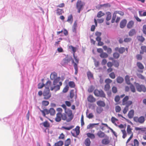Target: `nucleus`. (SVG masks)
Listing matches in <instances>:
<instances>
[{
	"instance_id": "nucleus-1",
	"label": "nucleus",
	"mask_w": 146,
	"mask_h": 146,
	"mask_svg": "<svg viewBox=\"0 0 146 146\" xmlns=\"http://www.w3.org/2000/svg\"><path fill=\"white\" fill-rule=\"evenodd\" d=\"M129 97L128 96H126L122 100V104L123 105H126L123 111V113L125 114L129 109V107L132 104V102L131 101H128Z\"/></svg>"
},
{
	"instance_id": "nucleus-2",
	"label": "nucleus",
	"mask_w": 146,
	"mask_h": 146,
	"mask_svg": "<svg viewBox=\"0 0 146 146\" xmlns=\"http://www.w3.org/2000/svg\"><path fill=\"white\" fill-rule=\"evenodd\" d=\"M74 115L71 110L66 112V114H63L62 120H66L67 122L70 121L73 119Z\"/></svg>"
},
{
	"instance_id": "nucleus-3",
	"label": "nucleus",
	"mask_w": 146,
	"mask_h": 146,
	"mask_svg": "<svg viewBox=\"0 0 146 146\" xmlns=\"http://www.w3.org/2000/svg\"><path fill=\"white\" fill-rule=\"evenodd\" d=\"M112 81L109 78H107L105 80V82L106 84L104 86V90L106 92L109 91L110 89V84L111 83Z\"/></svg>"
},
{
	"instance_id": "nucleus-4",
	"label": "nucleus",
	"mask_w": 146,
	"mask_h": 146,
	"mask_svg": "<svg viewBox=\"0 0 146 146\" xmlns=\"http://www.w3.org/2000/svg\"><path fill=\"white\" fill-rule=\"evenodd\" d=\"M44 99L45 100H48L51 96V94L50 92L49 89H45L43 92Z\"/></svg>"
},
{
	"instance_id": "nucleus-5",
	"label": "nucleus",
	"mask_w": 146,
	"mask_h": 146,
	"mask_svg": "<svg viewBox=\"0 0 146 146\" xmlns=\"http://www.w3.org/2000/svg\"><path fill=\"white\" fill-rule=\"evenodd\" d=\"M94 95L97 97H100L102 98H106V95L102 90H99L98 89H95L94 92Z\"/></svg>"
},
{
	"instance_id": "nucleus-6",
	"label": "nucleus",
	"mask_w": 146,
	"mask_h": 146,
	"mask_svg": "<svg viewBox=\"0 0 146 146\" xmlns=\"http://www.w3.org/2000/svg\"><path fill=\"white\" fill-rule=\"evenodd\" d=\"M85 4L80 0H78L76 4V7L78 10V12L80 13V11L83 9Z\"/></svg>"
},
{
	"instance_id": "nucleus-7",
	"label": "nucleus",
	"mask_w": 146,
	"mask_h": 146,
	"mask_svg": "<svg viewBox=\"0 0 146 146\" xmlns=\"http://www.w3.org/2000/svg\"><path fill=\"white\" fill-rule=\"evenodd\" d=\"M62 82H59V85H56L54 86H51L50 87V90L51 91L54 90L55 92L58 91L60 89V86L62 85Z\"/></svg>"
},
{
	"instance_id": "nucleus-8",
	"label": "nucleus",
	"mask_w": 146,
	"mask_h": 146,
	"mask_svg": "<svg viewBox=\"0 0 146 146\" xmlns=\"http://www.w3.org/2000/svg\"><path fill=\"white\" fill-rule=\"evenodd\" d=\"M80 127L79 126H77L73 130L76 133H75L71 132L72 135L73 136L76 137L79 135L80 132Z\"/></svg>"
},
{
	"instance_id": "nucleus-9",
	"label": "nucleus",
	"mask_w": 146,
	"mask_h": 146,
	"mask_svg": "<svg viewBox=\"0 0 146 146\" xmlns=\"http://www.w3.org/2000/svg\"><path fill=\"white\" fill-rule=\"evenodd\" d=\"M137 91L139 92H145L146 91V88L143 85H139L137 83Z\"/></svg>"
},
{
	"instance_id": "nucleus-10",
	"label": "nucleus",
	"mask_w": 146,
	"mask_h": 146,
	"mask_svg": "<svg viewBox=\"0 0 146 146\" xmlns=\"http://www.w3.org/2000/svg\"><path fill=\"white\" fill-rule=\"evenodd\" d=\"M63 115L60 113H58L56 114V116L55 118L56 121L59 122L61 120V118L62 119Z\"/></svg>"
},
{
	"instance_id": "nucleus-11",
	"label": "nucleus",
	"mask_w": 146,
	"mask_h": 146,
	"mask_svg": "<svg viewBox=\"0 0 146 146\" xmlns=\"http://www.w3.org/2000/svg\"><path fill=\"white\" fill-rule=\"evenodd\" d=\"M87 100L89 102L92 103L96 101V99L93 95H90L88 96Z\"/></svg>"
},
{
	"instance_id": "nucleus-12",
	"label": "nucleus",
	"mask_w": 146,
	"mask_h": 146,
	"mask_svg": "<svg viewBox=\"0 0 146 146\" xmlns=\"http://www.w3.org/2000/svg\"><path fill=\"white\" fill-rule=\"evenodd\" d=\"M75 96L76 98H77V94L76 91L74 92V90H71L70 93V98H72L74 96Z\"/></svg>"
},
{
	"instance_id": "nucleus-13",
	"label": "nucleus",
	"mask_w": 146,
	"mask_h": 146,
	"mask_svg": "<svg viewBox=\"0 0 146 146\" xmlns=\"http://www.w3.org/2000/svg\"><path fill=\"white\" fill-rule=\"evenodd\" d=\"M125 48L123 47H121L120 48L116 47L115 49V51H118L119 52L120 54H122L125 52Z\"/></svg>"
},
{
	"instance_id": "nucleus-14",
	"label": "nucleus",
	"mask_w": 146,
	"mask_h": 146,
	"mask_svg": "<svg viewBox=\"0 0 146 146\" xmlns=\"http://www.w3.org/2000/svg\"><path fill=\"white\" fill-rule=\"evenodd\" d=\"M127 23V21L125 19L122 20L120 24V26L121 28H123L125 26Z\"/></svg>"
},
{
	"instance_id": "nucleus-15",
	"label": "nucleus",
	"mask_w": 146,
	"mask_h": 146,
	"mask_svg": "<svg viewBox=\"0 0 146 146\" xmlns=\"http://www.w3.org/2000/svg\"><path fill=\"white\" fill-rule=\"evenodd\" d=\"M91 143V142L89 138L86 139L84 142V143L86 146H90Z\"/></svg>"
},
{
	"instance_id": "nucleus-16",
	"label": "nucleus",
	"mask_w": 146,
	"mask_h": 146,
	"mask_svg": "<svg viewBox=\"0 0 146 146\" xmlns=\"http://www.w3.org/2000/svg\"><path fill=\"white\" fill-rule=\"evenodd\" d=\"M137 67L140 70H138V71L141 73L143 72V70L144 68V67L143 65L141 63L137 62Z\"/></svg>"
},
{
	"instance_id": "nucleus-17",
	"label": "nucleus",
	"mask_w": 146,
	"mask_h": 146,
	"mask_svg": "<svg viewBox=\"0 0 146 146\" xmlns=\"http://www.w3.org/2000/svg\"><path fill=\"white\" fill-rule=\"evenodd\" d=\"M40 111L42 113L44 117H46V114H48L49 113V110L46 109H44L43 110H40Z\"/></svg>"
},
{
	"instance_id": "nucleus-18",
	"label": "nucleus",
	"mask_w": 146,
	"mask_h": 146,
	"mask_svg": "<svg viewBox=\"0 0 146 146\" xmlns=\"http://www.w3.org/2000/svg\"><path fill=\"white\" fill-rule=\"evenodd\" d=\"M132 129L131 128V126L128 125L127 126V133L128 134H133V133L132 131Z\"/></svg>"
},
{
	"instance_id": "nucleus-19",
	"label": "nucleus",
	"mask_w": 146,
	"mask_h": 146,
	"mask_svg": "<svg viewBox=\"0 0 146 146\" xmlns=\"http://www.w3.org/2000/svg\"><path fill=\"white\" fill-rule=\"evenodd\" d=\"M95 35L97 36L96 38V40H100L101 38L100 36L101 35V33L100 32H96L95 33Z\"/></svg>"
},
{
	"instance_id": "nucleus-20",
	"label": "nucleus",
	"mask_w": 146,
	"mask_h": 146,
	"mask_svg": "<svg viewBox=\"0 0 146 146\" xmlns=\"http://www.w3.org/2000/svg\"><path fill=\"white\" fill-rule=\"evenodd\" d=\"M97 104L99 106L104 107L105 106L104 102L101 100H99L97 102Z\"/></svg>"
},
{
	"instance_id": "nucleus-21",
	"label": "nucleus",
	"mask_w": 146,
	"mask_h": 146,
	"mask_svg": "<svg viewBox=\"0 0 146 146\" xmlns=\"http://www.w3.org/2000/svg\"><path fill=\"white\" fill-rule=\"evenodd\" d=\"M134 24V22L133 21H129L127 25V27L128 28L131 29L132 28Z\"/></svg>"
},
{
	"instance_id": "nucleus-22",
	"label": "nucleus",
	"mask_w": 146,
	"mask_h": 146,
	"mask_svg": "<svg viewBox=\"0 0 146 146\" xmlns=\"http://www.w3.org/2000/svg\"><path fill=\"white\" fill-rule=\"evenodd\" d=\"M51 82L50 80L47 81L46 83L44 84V86L45 88V89H49V88L51 86Z\"/></svg>"
},
{
	"instance_id": "nucleus-23",
	"label": "nucleus",
	"mask_w": 146,
	"mask_h": 146,
	"mask_svg": "<svg viewBox=\"0 0 146 146\" xmlns=\"http://www.w3.org/2000/svg\"><path fill=\"white\" fill-rule=\"evenodd\" d=\"M57 76V74L55 72L52 73L50 76V78L51 80H53L56 79Z\"/></svg>"
},
{
	"instance_id": "nucleus-24",
	"label": "nucleus",
	"mask_w": 146,
	"mask_h": 146,
	"mask_svg": "<svg viewBox=\"0 0 146 146\" xmlns=\"http://www.w3.org/2000/svg\"><path fill=\"white\" fill-rule=\"evenodd\" d=\"M134 114V111L133 110H131L128 113V115L129 118H132L133 117Z\"/></svg>"
},
{
	"instance_id": "nucleus-25",
	"label": "nucleus",
	"mask_w": 146,
	"mask_h": 146,
	"mask_svg": "<svg viewBox=\"0 0 146 146\" xmlns=\"http://www.w3.org/2000/svg\"><path fill=\"white\" fill-rule=\"evenodd\" d=\"M110 142L109 138L103 139L102 141V143L104 145H107L109 144Z\"/></svg>"
},
{
	"instance_id": "nucleus-26",
	"label": "nucleus",
	"mask_w": 146,
	"mask_h": 146,
	"mask_svg": "<svg viewBox=\"0 0 146 146\" xmlns=\"http://www.w3.org/2000/svg\"><path fill=\"white\" fill-rule=\"evenodd\" d=\"M71 144V139L70 138H68L66 140L64 143V146H69Z\"/></svg>"
},
{
	"instance_id": "nucleus-27",
	"label": "nucleus",
	"mask_w": 146,
	"mask_h": 146,
	"mask_svg": "<svg viewBox=\"0 0 146 146\" xmlns=\"http://www.w3.org/2000/svg\"><path fill=\"white\" fill-rule=\"evenodd\" d=\"M40 125H43V126L46 127H49L50 126L49 123L47 121L41 123Z\"/></svg>"
},
{
	"instance_id": "nucleus-28",
	"label": "nucleus",
	"mask_w": 146,
	"mask_h": 146,
	"mask_svg": "<svg viewBox=\"0 0 146 146\" xmlns=\"http://www.w3.org/2000/svg\"><path fill=\"white\" fill-rule=\"evenodd\" d=\"M87 74L89 79L93 78V75L91 72L90 71L88 72L87 73Z\"/></svg>"
},
{
	"instance_id": "nucleus-29",
	"label": "nucleus",
	"mask_w": 146,
	"mask_h": 146,
	"mask_svg": "<svg viewBox=\"0 0 146 146\" xmlns=\"http://www.w3.org/2000/svg\"><path fill=\"white\" fill-rule=\"evenodd\" d=\"M87 136L91 139H93L95 138V136L93 134L90 133H87L86 134Z\"/></svg>"
},
{
	"instance_id": "nucleus-30",
	"label": "nucleus",
	"mask_w": 146,
	"mask_h": 146,
	"mask_svg": "<svg viewBox=\"0 0 146 146\" xmlns=\"http://www.w3.org/2000/svg\"><path fill=\"white\" fill-rule=\"evenodd\" d=\"M49 113L51 115H54L55 114V110L52 108H51L49 110Z\"/></svg>"
},
{
	"instance_id": "nucleus-31",
	"label": "nucleus",
	"mask_w": 146,
	"mask_h": 146,
	"mask_svg": "<svg viewBox=\"0 0 146 146\" xmlns=\"http://www.w3.org/2000/svg\"><path fill=\"white\" fill-rule=\"evenodd\" d=\"M103 109L100 107H98L96 109V111L97 113L100 114L103 111Z\"/></svg>"
},
{
	"instance_id": "nucleus-32",
	"label": "nucleus",
	"mask_w": 146,
	"mask_h": 146,
	"mask_svg": "<svg viewBox=\"0 0 146 146\" xmlns=\"http://www.w3.org/2000/svg\"><path fill=\"white\" fill-rule=\"evenodd\" d=\"M88 110H87L86 111V113L87 116V117H88L89 119H91L93 118L94 117V115L92 113H90L88 115Z\"/></svg>"
},
{
	"instance_id": "nucleus-33",
	"label": "nucleus",
	"mask_w": 146,
	"mask_h": 146,
	"mask_svg": "<svg viewBox=\"0 0 146 146\" xmlns=\"http://www.w3.org/2000/svg\"><path fill=\"white\" fill-rule=\"evenodd\" d=\"M97 135L99 137L102 138L104 137L105 134L104 132L100 131L97 133Z\"/></svg>"
},
{
	"instance_id": "nucleus-34",
	"label": "nucleus",
	"mask_w": 146,
	"mask_h": 146,
	"mask_svg": "<svg viewBox=\"0 0 146 146\" xmlns=\"http://www.w3.org/2000/svg\"><path fill=\"white\" fill-rule=\"evenodd\" d=\"M100 56L102 58H106L108 56V55L106 53L103 52L100 54Z\"/></svg>"
},
{
	"instance_id": "nucleus-35",
	"label": "nucleus",
	"mask_w": 146,
	"mask_h": 146,
	"mask_svg": "<svg viewBox=\"0 0 146 146\" xmlns=\"http://www.w3.org/2000/svg\"><path fill=\"white\" fill-rule=\"evenodd\" d=\"M123 79L120 76L118 77L117 78V82L118 83H122L123 82Z\"/></svg>"
},
{
	"instance_id": "nucleus-36",
	"label": "nucleus",
	"mask_w": 146,
	"mask_h": 146,
	"mask_svg": "<svg viewBox=\"0 0 146 146\" xmlns=\"http://www.w3.org/2000/svg\"><path fill=\"white\" fill-rule=\"evenodd\" d=\"M141 50L140 52L141 54H143L144 52H146V46H142L141 47Z\"/></svg>"
},
{
	"instance_id": "nucleus-37",
	"label": "nucleus",
	"mask_w": 146,
	"mask_h": 146,
	"mask_svg": "<svg viewBox=\"0 0 146 146\" xmlns=\"http://www.w3.org/2000/svg\"><path fill=\"white\" fill-rule=\"evenodd\" d=\"M136 33V31L134 29H132L129 32V35L130 36H132L135 34Z\"/></svg>"
},
{
	"instance_id": "nucleus-38",
	"label": "nucleus",
	"mask_w": 146,
	"mask_h": 146,
	"mask_svg": "<svg viewBox=\"0 0 146 146\" xmlns=\"http://www.w3.org/2000/svg\"><path fill=\"white\" fill-rule=\"evenodd\" d=\"M145 118L143 116H141L137 119L138 122L141 123H143L145 121Z\"/></svg>"
},
{
	"instance_id": "nucleus-39",
	"label": "nucleus",
	"mask_w": 146,
	"mask_h": 146,
	"mask_svg": "<svg viewBox=\"0 0 146 146\" xmlns=\"http://www.w3.org/2000/svg\"><path fill=\"white\" fill-rule=\"evenodd\" d=\"M56 11L57 14L58 15H61L63 13V10L60 9H57Z\"/></svg>"
},
{
	"instance_id": "nucleus-40",
	"label": "nucleus",
	"mask_w": 146,
	"mask_h": 146,
	"mask_svg": "<svg viewBox=\"0 0 146 146\" xmlns=\"http://www.w3.org/2000/svg\"><path fill=\"white\" fill-rule=\"evenodd\" d=\"M125 80L126 83L128 84H130V78L129 76L126 75L125 77Z\"/></svg>"
},
{
	"instance_id": "nucleus-41",
	"label": "nucleus",
	"mask_w": 146,
	"mask_h": 146,
	"mask_svg": "<svg viewBox=\"0 0 146 146\" xmlns=\"http://www.w3.org/2000/svg\"><path fill=\"white\" fill-rule=\"evenodd\" d=\"M106 14H107V16L106 18V20L108 21L110 20L111 18V13L110 12H108Z\"/></svg>"
},
{
	"instance_id": "nucleus-42",
	"label": "nucleus",
	"mask_w": 146,
	"mask_h": 146,
	"mask_svg": "<svg viewBox=\"0 0 146 146\" xmlns=\"http://www.w3.org/2000/svg\"><path fill=\"white\" fill-rule=\"evenodd\" d=\"M63 142L62 141H60L55 143V146H62L63 145Z\"/></svg>"
},
{
	"instance_id": "nucleus-43",
	"label": "nucleus",
	"mask_w": 146,
	"mask_h": 146,
	"mask_svg": "<svg viewBox=\"0 0 146 146\" xmlns=\"http://www.w3.org/2000/svg\"><path fill=\"white\" fill-rule=\"evenodd\" d=\"M104 15V13L102 12V11H100L98 13L97 17L98 18H100Z\"/></svg>"
},
{
	"instance_id": "nucleus-44",
	"label": "nucleus",
	"mask_w": 146,
	"mask_h": 146,
	"mask_svg": "<svg viewBox=\"0 0 146 146\" xmlns=\"http://www.w3.org/2000/svg\"><path fill=\"white\" fill-rule=\"evenodd\" d=\"M69 86L70 88H74L75 86L74 82L73 81H70L68 83Z\"/></svg>"
},
{
	"instance_id": "nucleus-45",
	"label": "nucleus",
	"mask_w": 146,
	"mask_h": 146,
	"mask_svg": "<svg viewBox=\"0 0 146 146\" xmlns=\"http://www.w3.org/2000/svg\"><path fill=\"white\" fill-rule=\"evenodd\" d=\"M119 54L117 52H114L113 54V56L115 59H118L119 57Z\"/></svg>"
},
{
	"instance_id": "nucleus-46",
	"label": "nucleus",
	"mask_w": 146,
	"mask_h": 146,
	"mask_svg": "<svg viewBox=\"0 0 146 146\" xmlns=\"http://www.w3.org/2000/svg\"><path fill=\"white\" fill-rule=\"evenodd\" d=\"M94 89V87L93 86H91L88 88V91L89 93L92 92Z\"/></svg>"
},
{
	"instance_id": "nucleus-47",
	"label": "nucleus",
	"mask_w": 146,
	"mask_h": 146,
	"mask_svg": "<svg viewBox=\"0 0 146 146\" xmlns=\"http://www.w3.org/2000/svg\"><path fill=\"white\" fill-rule=\"evenodd\" d=\"M137 39L141 42H143L145 40V38L142 36H137Z\"/></svg>"
},
{
	"instance_id": "nucleus-48",
	"label": "nucleus",
	"mask_w": 146,
	"mask_h": 146,
	"mask_svg": "<svg viewBox=\"0 0 146 146\" xmlns=\"http://www.w3.org/2000/svg\"><path fill=\"white\" fill-rule=\"evenodd\" d=\"M74 69L75 70V74H77L78 72V67L77 66V64L76 63H74Z\"/></svg>"
},
{
	"instance_id": "nucleus-49",
	"label": "nucleus",
	"mask_w": 146,
	"mask_h": 146,
	"mask_svg": "<svg viewBox=\"0 0 146 146\" xmlns=\"http://www.w3.org/2000/svg\"><path fill=\"white\" fill-rule=\"evenodd\" d=\"M99 123L90 124L87 126V129H90L94 127L95 125H98Z\"/></svg>"
},
{
	"instance_id": "nucleus-50",
	"label": "nucleus",
	"mask_w": 146,
	"mask_h": 146,
	"mask_svg": "<svg viewBox=\"0 0 146 146\" xmlns=\"http://www.w3.org/2000/svg\"><path fill=\"white\" fill-rule=\"evenodd\" d=\"M121 131L123 134L122 137L124 139L127 136V133L125 129L121 130Z\"/></svg>"
},
{
	"instance_id": "nucleus-51",
	"label": "nucleus",
	"mask_w": 146,
	"mask_h": 146,
	"mask_svg": "<svg viewBox=\"0 0 146 146\" xmlns=\"http://www.w3.org/2000/svg\"><path fill=\"white\" fill-rule=\"evenodd\" d=\"M42 104L43 106H48L49 104V102L47 101L44 100L42 102Z\"/></svg>"
},
{
	"instance_id": "nucleus-52",
	"label": "nucleus",
	"mask_w": 146,
	"mask_h": 146,
	"mask_svg": "<svg viewBox=\"0 0 146 146\" xmlns=\"http://www.w3.org/2000/svg\"><path fill=\"white\" fill-rule=\"evenodd\" d=\"M69 48L71 49L72 51L73 52V53H74L76 51V47H74L70 45L69 46Z\"/></svg>"
},
{
	"instance_id": "nucleus-53",
	"label": "nucleus",
	"mask_w": 146,
	"mask_h": 146,
	"mask_svg": "<svg viewBox=\"0 0 146 146\" xmlns=\"http://www.w3.org/2000/svg\"><path fill=\"white\" fill-rule=\"evenodd\" d=\"M113 64L116 67H118L119 65V62L117 60H114L113 62Z\"/></svg>"
},
{
	"instance_id": "nucleus-54",
	"label": "nucleus",
	"mask_w": 146,
	"mask_h": 146,
	"mask_svg": "<svg viewBox=\"0 0 146 146\" xmlns=\"http://www.w3.org/2000/svg\"><path fill=\"white\" fill-rule=\"evenodd\" d=\"M74 126L73 125L70 126L69 127H67L64 126H63L62 127V128H63L65 129H66L68 130H69L71 129H72L74 127Z\"/></svg>"
},
{
	"instance_id": "nucleus-55",
	"label": "nucleus",
	"mask_w": 146,
	"mask_h": 146,
	"mask_svg": "<svg viewBox=\"0 0 146 146\" xmlns=\"http://www.w3.org/2000/svg\"><path fill=\"white\" fill-rule=\"evenodd\" d=\"M146 130L145 128H140L139 127H137V131H139V133L140 132L143 133Z\"/></svg>"
},
{
	"instance_id": "nucleus-56",
	"label": "nucleus",
	"mask_w": 146,
	"mask_h": 146,
	"mask_svg": "<svg viewBox=\"0 0 146 146\" xmlns=\"http://www.w3.org/2000/svg\"><path fill=\"white\" fill-rule=\"evenodd\" d=\"M69 89V86L68 85H66L63 90L62 92L64 93L66 92Z\"/></svg>"
},
{
	"instance_id": "nucleus-57",
	"label": "nucleus",
	"mask_w": 146,
	"mask_h": 146,
	"mask_svg": "<svg viewBox=\"0 0 146 146\" xmlns=\"http://www.w3.org/2000/svg\"><path fill=\"white\" fill-rule=\"evenodd\" d=\"M115 110L116 112H119L121 110V108L119 106H116L115 107Z\"/></svg>"
},
{
	"instance_id": "nucleus-58",
	"label": "nucleus",
	"mask_w": 146,
	"mask_h": 146,
	"mask_svg": "<svg viewBox=\"0 0 146 146\" xmlns=\"http://www.w3.org/2000/svg\"><path fill=\"white\" fill-rule=\"evenodd\" d=\"M110 77L112 79H114L115 77V76L114 72H112L109 74Z\"/></svg>"
},
{
	"instance_id": "nucleus-59",
	"label": "nucleus",
	"mask_w": 146,
	"mask_h": 146,
	"mask_svg": "<svg viewBox=\"0 0 146 146\" xmlns=\"http://www.w3.org/2000/svg\"><path fill=\"white\" fill-rule=\"evenodd\" d=\"M118 120L116 118L114 117H112L111 118V121L113 123H115V122L117 121Z\"/></svg>"
},
{
	"instance_id": "nucleus-60",
	"label": "nucleus",
	"mask_w": 146,
	"mask_h": 146,
	"mask_svg": "<svg viewBox=\"0 0 146 146\" xmlns=\"http://www.w3.org/2000/svg\"><path fill=\"white\" fill-rule=\"evenodd\" d=\"M44 86V83H39L38 85V89H41Z\"/></svg>"
},
{
	"instance_id": "nucleus-61",
	"label": "nucleus",
	"mask_w": 146,
	"mask_h": 146,
	"mask_svg": "<svg viewBox=\"0 0 146 146\" xmlns=\"http://www.w3.org/2000/svg\"><path fill=\"white\" fill-rule=\"evenodd\" d=\"M130 88L131 92H135V89L134 86L131 84L130 86Z\"/></svg>"
},
{
	"instance_id": "nucleus-62",
	"label": "nucleus",
	"mask_w": 146,
	"mask_h": 146,
	"mask_svg": "<svg viewBox=\"0 0 146 146\" xmlns=\"http://www.w3.org/2000/svg\"><path fill=\"white\" fill-rule=\"evenodd\" d=\"M65 135L62 133H61L58 137L59 139H64Z\"/></svg>"
},
{
	"instance_id": "nucleus-63",
	"label": "nucleus",
	"mask_w": 146,
	"mask_h": 146,
	"mask_svg": "<svg viewBox=\"0 0 146 146\" xmlns=\"http://www.w3.org/2000/svg\"><path fill=\"white\" fill-rule=\"evenodd\" d=\"M112 90L114 93H116L117 92V88L115 86H113L112 88Z\"/></svg>"
},
{
	"instance_id": "nucleus-64",
	"label": "nucleus",
	"mask_w": 146,
	"mask_h": 146,
	"mask_svg": "<svg viewBox=\"0 0 146 146\" xmlns=\"http://www.w3.org/2000/svg\"><path fill=\"white\" fill-rule=\"evenodd\" d=\"M131 146H137V139H135L134 140L133 143L131 144Z\"/></svg>"
}]
</instances>
